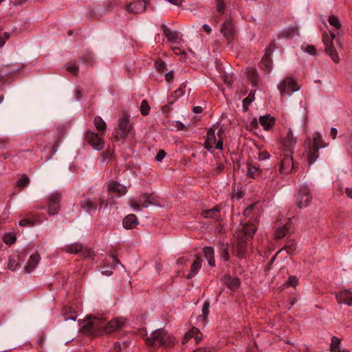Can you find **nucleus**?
Masks as SVG:
<instances>
[{
	"label": "nucleus",
	"instance_id": "obj_61",
	"mask_svg": "<svg viewBox=\"0 0 352 352\" xmlns=\"http://www.w3.org/2000/svg\"><path fill=\"white\" fill-rule=\"evenodd\" d=\"M256 78H257V73L256 70H252V76L250 78V80L252 83L254 85L256 84Z\"/></svg>",
	"mask_w": 352,
	"mask_h": 352
},
{
	"label": "nucleus",
	"instance_id": "obj_7",
	"mask_svg": "<svg viewBox=\"0 0 352 352\" xmlns=\"http://www.w3.org/2000/svg\"><path fill=\"white\" fill-rule=\"evenodd\" d=\"M61 194L59 192H54L48 199L47 212L50 215H54L57 214L60 209Z\"/></svg>",
	"mask_w": 352,
	"mask_h": 352
},
{
	"label": "nucleus",
	"instance_id": "obj_40",
	"mask_svg": "<svg viewBox=\"0 0 352 352\" xmlns=\"http://www.w3.org/2000/svg\"><path fill=\"white\" fill-rule=\"evenodd\" d=\"M296 243L294 241L289 242L285 247L280 249L276 254V255L283 251L285 250L287 254H292L296 250Z\"/></svg>",
	"mask_w": 352,
	"mask_h": 352
},
{
	"label": "nucleus",
	"instance_id": "obj_58",
	"mask_svg": "<svg viewBox=\"0 0 352 352\" xmlns=\"http://www.w3.org/2000/svg\"><path fill=\"white\" fill-rule=\"evenodd\" d=\"M95 202H96V206L98 204L100 208H101L104 204L105 207L107 206V204L104 201L102 197L96 199Z\"/></svg>",
	"mask_w": 352,
	"mask_h": 352
},
{
	"label": "nucleus",
	"instance_id": "obj_27",
	"mask_svg": "<svg viewBox=\"0 0 352 352\" xmlns=\"http://www.w3.org/2000/svg\"><path fill=\"white\" fill-rule=\"evenodd\" d=\"M81 331L87 336L96 337L99 335V330H96L90 321L87 322L81 328Z\"/></svg>",
	"mask_w": 352,
	"mask_h": 352
},
{
	"label": "nucleus",
	"instance_id": "obj_50",
	"mask_svg": "<svg viewBox=\"0 0 352 352\" xmlns=\"http://www.w3.org/2000/svg\"><path fill=\"white\" fill-rule=\"evenodd\" d=\"M303 50L305 52H307L311 55H313V56L316 55V49L315 46H314L312 45H305V47H303Z\"/></svg>",
	"mask_w": 352,
	"mask_h": 352
},
{
	"label": "nucleus",
	"instance_id": "obj_36",
	"mask_svg": "<svg viewBox=\"0 0 352 352\" xmlns=\"http://www.w3.org/2000/svg\"><path fill=\"white\" fill-rule=\"evenodd\" d=\"M82 245L80 243H73L66 247L65 250L71 254L81 253L82 251Z\"/></svg>",
	"mask_w": 352,
	"mask_h": 352
},
{
	"label": "nucleus",
	"instance_id": "obj_64",
	"mask_svg": "<svg viewBox=\"0 0 352 352\" xmlns=\"http://www.w3.org/2000/svg\"><path fill=\"white\" fill-rule=\"evenodd\" d=\"M345 193L349 198L352 199V187H347L345 188Z\"/></svg>",
	"mask_w": 352,
	"mask_h": 352
},
{
	"label": "nucleus",
	"instance_id": "obj_54",
	"mask_svg": "<svg viewBox=\"0 0 352 352\" xmlns=\"http://www.w3.org/2000/svg\"><path fill=\"white\" fill-rule=\"evenodd\" d=\"M82 58L84 62L88 63H92L94 61L93 56L90 53L85 54L82 56Z\"/></svg>",
	"mask_w": 352,
	"mask_h": 352
},
{
	"label": "nucleus",
	"instance_id": "obj_43",
	"mask_svg": "<svg viewBox=\"0 0 352 352\" xmlns=\"http://www.w3.org/2000/svg\"><path fill=\"white\" fill-rule=\"evenodd\" d=\"M6 67V65H3L0 69V73H1L0 74V85L6 83V82L7 80V75L10 73L14 72V70L12 72H8L7 70L5 69Z\"/></svg>",
	"mask_w": 352,
	"mask_h": 352
},
{
	"label": "nucleus",
	"instance_id": "obj_2",
	"mask_svg": "<svg viewBox=\"0 0 352 352\" xmlns=\"http://www.w3.org/2000/svg\"><path fill=\"white\" fill-rule=\"evenodd\" d=\"M175 338L169 335L164 329H160L154 331L150 337L146 339V344L154 349L162 346H169L174 344Z\"/></svg>",
	"mask_w": 352,
	"mask_h": 352
},
{
	"label": "nucleus",
	"instance_id": "obj_48",
	"mask_svg": "<svg viewBox=\"0 0 352 352\" xmlns=\"http://www.w3.org/2000/svg\"><path fill=\"white\" fill-rule=\"evenodd\" d=\"M16 241V237L12 234H6L3 236V241L6 244H13Z\"/></svg>",
	"mask_w": 352,
	"mask_h": 352
},
{
	"label": "nucleus",
	"instance_id": "obj_51",
	"mask_svg": "<svg viewBox=\"0 0 352 352\" xmlns=\"http://www.w3.org/2000/svg\"><path fill=\"white\" fill-rule=\"evenodd\" d=\"M209 307H210V302L206 301L202 307V316H203L204 320H206L208 318Z\"/></svg>",
	"mask_w": 352,
	"mask_h": 352
},
{
	"label": "nucleus",
	"instance_id": "obj_28",
	"mask_svg": "<svg viewBox=\"0 0 352 352\" xmlns=\"http://www.w3.org/2000/svg\"><path fill=\"white\" fill-rule=\"evenodd\" d=\"M204 256L211 267L215 265L214 251L212 247H205L203 250Z\"/></svg>",
	"mask_w": 352,
	"mask_h": 352
},
{
	"label": "nucleus",
	"instance_id": "obj_44",
	"mask_svg": "<svg viewBox=\"0 0 352 352\" xmlns=\"http://www.w3.org/2000/svg\"><path fill=\"white\" fill-rule=\"evenodd\" d=\"M150 106L146 100H142L140 105V111L142 115L147 116L149 113Z\"/></svg>",
	"mask_w": 352,
	"mask_h": 352
},
{
	"label": "nucleus",
	"instance_id": "obj_11",
	"mask_svg": "<svg viewBox=\"0 0 352 352\" xmlns=\"http://www.w3.org/2000/svg\"><path fill=\"white\" fill-rule=\"evenodd\" d=\"M214 145L216 148L221 150L223 148V141L220 140L217 142L214 130L213 129H210L207 133L204 146L206 149L210 150L212 148Z\"/></svg>",
	"mask_w": 352,
	"mask_h": 352
},
{
	"label": "nucleus",
	"instance_id": "obj_16",
	"mask_svg": "<svg viewBox=\"0 0 352 352\" xmlns=\"http://www.w3.org/2000/svg\"><path fill=\"white\" fill-rule=\"evenodd\" d=\"M241 233L236 234V256L239 258H243L245 256L247 253V242L246 239L241 237Z\"/></svg>",
	"mask_w": 352,
	"mask_h": 352
},
{
	"label": "nucleus",
	"instance_id": "obj_45",
	"mask_svg": "<svg viewBox=\"0 0 352 352\" xmlns=\"http://www.w3.org/2000/svg\"><path fill=\"white\" fill-rule=\"evenodd\" d=\"M283 34L287 37H294L298 34V29L296 27L289 28L284 31Z\"/></svg>",
	"mask_w": 352,
	"mask_h": 352
},
{
	"label": "nucleus",
	"instance_id": "obj_1",
	"mask_svg": "<svg viewBox=\"0 0 352 352\" xmlns=\"http://www.w3.org/2000/svg\"><path fill=\"white\" fill-rule=\"evenodd\" d=\"M328 22L334 29L330 30L329 34L324 33L322 35V41L325 46L324 50L334 63H338L339 61V56L333 46V41L336 39L337 45L340 47H342V40L340 38L342 32L341 30L342 25L339 18L333 14L329 16Z\"/></svg>",
	"mask_w": 352,
	"mask_h": 352
},
{
	"label": "nucleus",
	"instance_id": "obj_62",
	"mask_svg": "<svg viewBox=\"0 0 352 352\" xmlns=\"http://www.w3.org/2000/svg\"><path fill=\"white\" fill-rule=\"evenodd\" d=\"M81 255L84 257H89L91 256V251L87 248H82V251L81 252Z\"/></svg>",
	"mask_w": 352,
	"mask_h": 352
},
{
	"label": "nucleus",
	"instance_id": "obj_8",
	"mask_svg": "<svg viewBox=\"0 0 352 352\" xmlns=\"http://www.w3.org/2000/svg\"><path fill=\"white\" fill-rule=\"evenodd\" d=\"M279 169L280 172L283 174H289L295 169V163L293 160L292 153L285 152Z\"/></svg>",
	"mask_w": 352,
	"mask_h": 352
},
{
	"label": "nucleus",
	"instance_id": "obj_20",
	"mask_svg": "<svg viewBox=\"0 0 352 352\" xmlns=\"http://www.w3.org/2000/svg\"><path fill=\"white\" fill-rule=\"evenodd\" d=\"M87 319L90 320L89 321L91 322L92 326L95 328L96 330H99V335L102 336L104 334V327L102 324L104 322V318L96 317V316H88L87 317Z\"/></svg>",
	"mask_w": 352,
	"mask_h": 352
},
{
	"label": "nucleus",
	"instance_id": "obj_34",
	"mask_svg": "<svg viewBox=\"0 0 352 352\" xmlns=\"http://www.w3.org/2000/svg\"><path fill=\"white\" fill-rule=\"evenodd\" d=\"M247 168H248V175L252 178H255L256 176L259 175L261 173V170H260L259 167L252 165L250 162L247 163Z\"/></svg>",
	"mask_w": 352,
	"mask_h": 352
},
{
	"label": "nucleus",
	"instance_id": "obj_59",
	"mask_svg": "<svg viewBox=\"0 0 352 352\" xmlns=\"http://www.w3.org/2000/svg\"><path fill=\"white\" fill-rule=\"evenodd\" d=\"M165 155H166V153H165V151H163V150H160V151L157 153V155H156V157H155V160H156L157 161H159V162H160V161H162V159H164V157H165Z\"/></svg>",
	"mask_w": 352,
	"mask_h": 352
},
{
	"label": "nucleus",
	"instance_id": "obj_35",
	"mask_svg": "<svg viewBox=\"0 0 352 352\" xmlns=\"http://www.w3.org/2000/svg\"><path fill=\"white\" fill-rule=\"evenodd\" d=\"M37 221H39L38 220V215H35L34 216V218L33 219H31V218H25V219H21L20 221H19V226H33L36 222Z\"/></svg>",
	"mask_w": 352,
	"mask_h": 352
},
{
	"label": "nucleus",
	"instance_id": "obj_38",
	"mask_svg": "<svg viewBox=\"0 0 352 352\" xmlns=\"http://www.w3.org/2000/svg\"><path fill=\"white\" fill-rule=\"evenodd\" d=\"M94 122L96 129L99 132H104L106 130V123L100 117H96Z\"/></svg>",
	"mask_w": 352,
	"mask_h": 352
},
{
	"label": "nucleus",
	"instance_id": "obj_25",
	"mask_svg": "<svg viewBox=\"0 0 352 352\" xmlns=\"http://www.w3.org/2000/svg\"><path fill=\"white\" fill-rule=\"evenodd\" d=\"M292 221L291 219H289L287 222L285 223L284 226L278 228L275 231V236L278 239H281L287 236L289 233V231L291 228Z\"/></svg>",
	"mask_w": 352,
	"mask_h": 352
},
{
	"label": "nucleus",
	"instance_id": "obj_49",
	"mask_svg": "<svg viewBox=\"0 0 352 352\" xmlns=\"http://www.w3.org/2000/svg\"><path fill=\"white\" fill-rule=\"evenodd\" d=\"M155 66L158 72H164L166 68V63L161 60H157L155 63Z\"/></svg>",
	"mask_w": 352,
	"mask_h": 352
},
{
	"label": "nucleus",
	"instance_id": "obj_22",
	"mask_svg": "<svg viewBox=\"0 0 352 352\" xmlns=\"http://www.w3.org/2000/svg\"><path fill=\"white\" fill-rule=\"evenodd\" d=\"M162 28L164 34L168 40L173 43H177L179 41V34L176 31H171L165 25H162Z\"/></svg>",
	"mask_w": 352,
	"mask_h": 352
},
{
	"label": "nucleus",
	"instance_id": "obj_9",
	"mask_svg": "<svg viewBox=\"0 0 352 352\" xmlns=\"http://www.w3.org/2000/svg\"><path fill=\"white\" fill-rule=\"evenodd\" d=\"M85 140L89 144L91 145L97 151L102 150L104 146L103 139L98 134L92 131H87L86 133Z\"/></svg>",
	"mask_w": 352,
	"mask_h": 352
},
{
	"label": "nucleus",
	"instance_id": "obj_18",
	"mask_svg": "<svg viewBox=\"0 0 352 352\" xmlns=\"http://www.w3.org/2000/svg\"><path fill=\"white\" fill-rule=\"evenodd\" d=\"M108 191L122 196L126 193V187L116 182H111L108 184Z\"/></svg>",
	"mask_w": 352,
	"mask_h": 352
},
{
	"label": "nucleus",
	"instance_id": "obj_26",
	"mask_svg": "<svg viewBox=\"0 0 352 352\" xmlns=\"http://www.w3.org/2000/svg\"><path fill=\"white\" fill-rule=\"evenodd\" d=\"M259 122L265 130H269L274 125L275 119L270 115H266L261 116Z\"/></svg>",
	"mask_w": 352,
	"mask_h": 352
},
{
	"label": "nucleus",
	"instance_id": "obj_4",
	"mask_svg": "<svg viewBox=\"0 0 352 352\" xmlns=\"http://www.w3.org/2000/svg\"><path fill=\"white\" fill-rule=\"evenodd\" d=\"M281 96L289 95L299 89V87L292 78H286L278 86Z\"/></svg>",
	"mask_w": 352,
	"mask_h": 352
},
{
	"label": "nucleus",
	"instance_id": "obj_30",
	"mask_svg": "<svg viewBox=\"0 0 352 352\" xmlns=\"http://www.w3.org/2000/svg\"><path fill=\"white\" fill-rule=\"evenodd\" d=\"M138 224V219L135 214H129L123 220V226L126 229H131Z\"/></svg>",
	"mask_w": 352,
	"mask_h": 352
},
{
	"label": "nucleus",
	"instance_id": "obj_32",
	"mask_svg": "<svg viewBox=\"0 0 352 352\" xmlns=\"http://www.w3.org/2000/svg\"><path fill=\"white\" fill-rule=\"evenodd\" d=\"M223 282L230 289H236L240 285V280L237 278L228 276L225 278Z\"/></svg>",
	"mask_w": 352,
	"mask_h": 352
},
{
	"label": "nucleus",
	"instance_id": "obj_10",
	"mask_svg": "<svg viewBox=\"0 0 352 352\" xmlns=\"http://www.w3.org/2000/svg\"><path fill=\"white\" fill-rule=\"evenodd\" d=\"M312 200V197L309 190L306 187H302L296 199V205L299 208H303L309 205Z\"/></svg>",
	"mask_w": 352,
	"mask_h": 352
},
{
	"label": "nucleus",
	"instance_id": "obj_47",
	"mask_svg": "<svg viewBox=\"0 0 352 352\" xmlns=\"http://www.w3.org/2000/svg\"><path fill=\"white\" fill-rule=\"evenodd\" d=\"M18 266V258L10 257L8 260V267L12 271L16 270Z\"/></svg>",
	"mask_w": 352,
	"mask_h": 352
},
{
	"label": "nucleus",
	"instance_id": "obj_21",
	"mask_svg": "<svg viewBox=\"0 0 352 352\" xmlns=\"http://www.w3.org/2000/svg\"><path fill=\"white\" fill-rule=\"evenodd\" d=\"M202 258L200 256H196V258L191 265L190 271L186 278L190 279L194 277L201 267Z\"/></svg>",
	"mask_w": 352,
	"mask_h": 352
},
{
	"label": "nucleus",
	"instance_id": "obj_6",
	"mask_svg": "<svg viewBox=\"0 0 352 352\" xmlns=\"http://www.w3.org/2000/svg\"><path fill=\"white\" fill-rule=\"evenodd\" d=\"M131 125L129 123V119L127 116H124L120 120L119 122V133H117L114 139L116 141H119L120 140L126 138L129 133H131Z\"/></svg>",
	"mask_w": 352,
	"mask_h": 352
},
{
	"label": "nucleus",
	"instance_id": "obj_52",
	"mask_svg": "<svg viewBox=\"0 0 352 352\" xmlns=\"http://www.w3.org/2000/svg\"><path fill=\"white\" fill-rule=\"evenodd\" d=\"M298 283V280L295 276H292L289 278V280L286 282L285 285H290L292 287H296Z\"/></svg>",
	"mask_w": 352,
	"mask_h": 352
},
{
	"label": "nucleus",
	"instance_id": "obj_53",
	"mask_svg": "<svg viewBox=\"0 0 352 352\" xmlns=\"http://www.w3.org/2000/svg\"><path fill=\"white\" fill-rule=\"evenodd\" d=\"M67 69L72 74H76L78 71V67L75 63H69L67 65Z\"/></svg>",
	"mask_w": 352,
	"mask_h": 352
},
{
	"label": "nucleus",
	"instance_id": "obj_42",
	"mask_svg": "<svg viewBox=\"0 0 352 352\" xmlns=\"http://www.w3.org/2000/svg\"><path fill=\"white\" fill-rule=\"evenodd\" d=\"M30 182V178L26 175H23L16 182V186L23 188Z\"/></svg>",
	"mask_w": 352,
	"mask_h": 352
},
{
	"label": "nucleus",
	"instance_id": "obj_55",
	"mask_svg": "<svg viewBox=\"0 0 352 352\" xmlns=\"http://www.w3.org/2000/svg\"><path fill=\"white\" fill-rule=\"evenodd\" d=\"M130 206L131 208H133L134 210L137 211L141 210V205L140 203H138L137 201L134 199H131L130 201Z\"/></svg>",
	"mask_w": 352,
	"mask_h": 352
},
{
	"label": "nucleus",
	"instance_id": "obj_57",
	"mask_svg": "<svg viewBox=\"0 0 352 352\" xmlns=\"http://www.w3.org/2000/svg\"><path fill=\"white\" fill-rule=\"evenodd\" d=\"M223 169H224V164L221 162L217 164V166L214 169V173L218 175V174L221 173Z\"/></svg>",
	"mask_w": 352,
	"mask_h": 352
},
{
	"label": "nucleus",
	"instance_id": "obj_23",
	"mask_svg": "<svg viewBox=\"0 0 352 352\" xmlns=\"http://www.w3.org/2000/svg\"><path fill=\"white\" fill-rule=\"evenodd\" d=\"M40 256L38 253H35L32 254L30 260L28 261V263L27 265L25 267V270L27 273H30L38 264V262L40 261Z\"/></svg>",
	"mask_w": 352,
	"mask_h": 352
},
{
	"label": "nucleus",
	"instance_id": "obj_5",
	"mask_svg": "<svg viewBox=\"0 0 352 352\" xmlns=\"http://www.w3.org/2000/svg\"><path fill=\"white\" fill-rule=\"evenodd\" d=\"M276 48L275 41H272L267 48L266 49L265 54L261 59V65L267 73H270L272 69V61L271 55L274 50Z\"/></svg>",
	"mask_w": 352,
	"mask_h": 352
},
{
	"label": "nucleus",
	"instance_id": "obj_19",
	"mask_svg": "<svg viewBox=\"0 0 352 352\" xmlns=\"http://www.w3.org/2000/svg\"><path fill=\"white\" fill-rule=\"evenodd\" d=\"M338 303H344L349 306L352 305V294L348 290H344L336 294Z\"/></svg>",
	"mask_w": 352,
	"mask_h": 352
},
{
	"label": "nucleus",
	"instance_id": "obj_39",
	"mask_svg": "<svg viewBox=\"0 0 352 352\" xmlns=\"http://www.w3.org/2000/svg\"><path fill=\"white\" fill-rule=\"evenodd\" d=\"M220 258L223 259L224 261H228L229 260L230 256L228 253V243H222L221 247V253Z\"/></svg>",
	"mask_w": 352,
	"mask_h": 352
},
{
	"label": "nucleus",
	"instance_id": "obj_17",
	"mask_svg": "<svg viewBox=\"0 0 352 352\" xmlns=\"http://www.w3.org/2000/svg\"><path fill=\"white\" fill-rule=\"evenodd\" d=\"M256 230V228L253 223H246L243 226L241 230L238 231L236 234L241 233V237L244 239H252Z\"/></svg>",
	"mask_w": 352,
	"mask_h": 352
},
{
	"label": "nucleus",
	"instance_id": "obj_24",
	"mask_svg": "<svg viewBox=\"0 0 352 352\" xmlns=\"http://www.w3.org/2000/svg\"><path fill=\"white\" fill-rule=\"evenodd\" d=\"M138 202L143 208H148L149 206H154L156 204L155 199L148 194H143L140 196Z\"/></svg>",
	"mask_w": 352,
	"mask_h": 352
},
{
	"label": "nucleus",
	"instance_id": "obj_14",
	"mask_svg": "<svg viewBox=\"0 0 352 352\" xmlns=\"http://www.w3.org/2000/svg\"><path fill=\"white\" fill-rule=\"evenodd\" d=\"M148 4L147 0H137L126 6V10L127 12L133 14H140L144 12L146 6Z\"/></svg>",
	"mask_w": 352,
	"mask_h": 352
},
{
	"label": "nucleus",
	"instance_id": "obj_3",
	"mask_svg": "<svg viewBox=\"0 0 352 352\" xmlns=\"http://www.w3.org/2000/svg\"><path fill=\"white\" fill-rule=\"evenodd\" d=\"M328 144V143L323 142L322 135L320 133L314 135L313 141L308 151V163L309 165L312 164L318 159L319 149L327 146Z\"/></svg>",
	"mask_w": 352,
	"mask_h": 352
},
{
	"label": "nucleus",
	"instance_id": "obj_13",
	"mask_svg": "<svg viewBox=\"0 0 352 352\" xmlns=\"http://www.w3.org/2000/svg\"><path fill=\"white\" fill-rule=\"evenodd\" d=\"M126 320L123 318H116L109 321L104 327V334H109L120 329L125 324Z\"/></svg>",
	"mask_w": 352,
	"mask_h": 352
},
{
	"label": "nucleus",
	"instance_id": "obj_41",
	"mask_svg": "<svg viewBox=\"0 0 352 352\" xmlns=\"http://www.w3.org/2000/svg\"><path fill=\"white\" fill-rule=\"evenodd\" d=\"M219 211V208L214 207V208L205 210L204 212H203L202 215L205 218H213V217H216L218 216Z\"/></svg>",
	"mask_w": 352,
	"mask_h": 352
},
{
	"label": "nucleus",
	"instance_id": "obj_46",
	"mask_svg": "<svg viewBox=\"0 0 352 352\" xmlns=\"http://www.w3.org/2000/svg\"><path fill=\"white\" fill-rule=\"evenodd\" d=\"M254 93L251 91L248 96L245 98L243 101V106L245 111L248 110V105L254 100Z\"/></svg>",
	"mask_w": 352,
	"mask_h": 352
},
{
	"label": "nucleus",
	"instance_id": "obj_56",
	"mask_svg": "<svg viewBox=\"0 0 352 352\" xmlns=\"http://www.w3.org/2000/svg\"><path fill=\"white\" fill-rule=\"evenodd\" d=\"M217 10L218 12L221 13L225 8L224 3L223 2V0H217Z\"/></svg>",
	"mask_w": 352,
	"mask_h": 352
},
{
	"label": "nucleus",
	"instance_id": "obj_60",
	"mask_svg": "<svg viewBox=\"0 0 352 352\" xmlns=\"http://www.w3.org/2000/svg\"><path fill=\"white\" fill-rule=\"evenodd\" d=\"M270 157V154L265 151H262L258 155V159L260 160H264Z\"/></svg>",
	"mask_w": 352,
	"mask_h": 352
},
{
	"label": "nucleus",
	"instance_id": "obj_63",
	"mask_svg": "<svg viewBox=\"0 0 352 352\" xmlns=\"http://www.w3.org/2000/svg\"><path fill=\"white\" fill-rule=\"evenodd\" d=\"M173 78H174V76H173V72H168V73H166V75H165L166 80L167 82H170V81H172V80H173Z\"/></svg>",
	"mask_w": 352,
	"mask_h": 352
},
{
	"label": "nucleus",
	"instance_id": "obj_37",
	"mask_svg": "<svg viewBox=\"0 0 352 352\" xmlns=\"http://www.w3.org/2000/svg\"><path fill=\"white\" fill-rule=\"evenodd\" d=\"M82 207L86 210L91 212L96 210V202H94L90 199H85V201L81 202Z\"/></svg>",
	"mask_w": 352,
	"mask_h": 352
},
{
	"label": "nucleus",
	"instance_id": "obj_15",
	"mask_svg": "<svg viewBox=\"0 0 352 352\" xmlns=\"http://www.w3.org/2000/svg\"><path fill=\"white\" fill-rule=\"evenodd\" d=\"M221 32L228 42H230L234 38L235 32L232 22L230 19L226 20L223 23L221 28Z\"/></svg>",
	"mask_w": 352,
	"mask_h": 352
},
{
	"label": "nucleus",
	"instance_id": "obj_29",
	"mask_svg": "<svg viewBox=\"0 0 352 352\" xmlns=\"http://www.w3.org/2000/svg\"><path fill=\"white\" fill-rule=\"evenodd\" d=\"M199 331L198 329L195 328V327H192L190 331H189L188 332H187L184 337V339H183V342L182 343L184 344L185 342H186L188 340H190V338H195V343H198L199 341L200 340V338L199 337Z\"/></svg>",
	"mask_w": 352,
	"mask_h": 352
},
{
	"label": "nucleus",
	"instance_id": "obj_33",
	"mask_svg": "<svg viewBox=\"0 0 352 352\" xmlns=\"http://www.w3.org/2000/svg\"><path fill=\"white\" fill-rule=\"evenodd\" d=\"M341 339L337 337L331 338V343L330 346V352H349L346 350H340Z\"/></svg>",
	"mask_w": 352,
	"mask_h": 352
},
{
	"label": "nucleus",
	"instance_id": "obj_12",
	"mask_svg": "<svg viewBox=\"0 0 352 352\" xmlns=\"http://www.w3.org/2000/svg\"><path fill=\"white\" fill-rule=\"evenodd\" d=\"M296 144V139L294 137L292 129H289L286 136L282 140V148L284 152L293 153Z\"/></svg>",
	"mask_w": 352,
	"mask_h": 352
},
{
	"label": "nucleus",
	"instance_id": "obj_31",
	"mask_svg": "<svg viewBox=\"0 0 352 352\" xmlns=\"http://www.w3.org/2000/svg\"><path fill=\"white\" fill-rule=\"evenodd\" d=\"M62 314L65 320H75L77 318L76 312L70 306L64 307Z\"/></svg>",
	"mask_w": 352,
	"mask_h": 352
}]
</instances>
